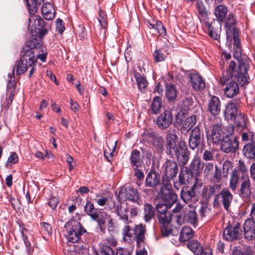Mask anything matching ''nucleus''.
I'll return each instance as SVG.
<instances>
[{
  "mask_svg": "<svg viewBox=\"0 0 255 255\" xmlns=\"http://www.w3.org/2000/svg\"><path fill=\"white\" fill-rule=\"evenodd\" d=\"M34 53L33 50L28 49L27 47H23L20 52V59L15 64L17 75L24 73L29 68L28 78L31 77L35 71L37 64V58H35Z\"/></svg>",
  "mask_w": 255,
  "mask_h": 255,
  "instance_id": "nucleus-2",
  "label": "nucleus"
},
{
  "mask_svg": "<svg viewBox=\"0 0 255 255\" xmlns=\"http://www.w3.org/2000/svg\"><path fill=\"white\" fill-rule=\"evenodd\" d=\"M173 122L172 114L171 110H165L156 120V125L160 129H167Z\"/></svg>",
  "mask_w": 255,
  "mask_h": 255,
  "instance_id": "nucleus-15",
  "label": "nucleus"
},
{
  "mask_svg": "<svg viewBox=\"0 0 255 255\" xmlns=\"http://www.w3.org/2000/svg\"><path fill=\"white\" fill-rule=\"evenodd\" d=\"M228 12L226 6L223 5H219L215 10V15L218 21L222 22L225 18Z\"/></svg>",
  "mask_w": 255,
  "mask_h": 255,
  "instance_id": "nucleus-39",
  "label": "nucleus"
},
{
  "mask_svg": "<svg viewBox=\"0 0 255 255\" xmlns=\"http://www.w3.org/2000/svg\"><path fill=\"white\" fill-rule=\"evenodd\" d=\"M97 255H115V252L111 246H108L106 244H102L100 246L99 253Z\"/></svg>",
  "mask_w": 255,
  "mask_h": 255,
  "instance_id": "nucleus-49",
  "label": "nucleus"
},
{
  "mask_svg": "<svg viewBox=\"0 0 255 255\" xmlns=\"http://www.w3.org/2000/svg\"><path fill=\"white\" fill-rule=\"evenodd\" d=\"M238 181V176H231L230 181V187L233 191L236 190Z\"/></svg>",
  "mask_w": 255,
  "mask_h": 255,
  "instance_id": "nucleus-64",
  "label": "nucleus"
},
{
  "mask_svg": "<svg viewBox=\"0 0 255 255\" xmlns=\"http://www.w3.org/2000/svg\"><path fill=\"white\" fill-rule=\"evenodd\" d=\"M48 26L47 25L42 28H40L39 30L38 29L36 32H34V33H36L38 35V37L40 38L42 40V38L48 32Z\"/></svg>",
  "mask_w": 255,
  "mask_h": 255,
  "instance_id": "nucleus-62",
  "label": "nucleus"
},
{
  "mask_svg": "<svg viewBox=\"0 0 255 255\" xmlns=\"http://www.w3.org/2000/svg\"><path fill=\"white\" fill-rule=\"evenodd\" d=\"M160 176H146L145 185L150 187H155L159 182Z\"/></svg>",
  "mask_w": 255,
  "mask_h": 255,
  "instance_id": "nucleus-50",
  "label": "nucleus"
},
{
  "mask_svg": "<svg viewBox=\"0 0 255 255\" xmlns=\"http://www.w3.org/2000/svg\"><path fill=\"white\" fill-rule=\"evenodd\" d=\"M233 120L238 130L242 131L247 128L249 121L244 113L240 112Z\"/></svg>",
  "mask_w": 255,
  "mask_h": 255,
  "instance_id": "nucleus-27",
  "label": "nucleus"
},
{
  "mask_svg": "<svg viewBox=\"0 0 255 255\" xmlns=\"http://www.w3.org/2000/svg\"><path fill=\"white\" fill-rule=\"evenodd\" d=\"M85 212L91 218L95 216V214L97 213L98 210L95 208L94 205L90 201H87L84 206Z\"/></svg>",
  "mask_w": 255,
  "mask_h": 255,
  "instance_id": "nucleus-48",
  "label": "nucleus"
},
{
  "mask_svg": "<svg viewBox=\"0 0 255 255\" xmlns=\"http://www.w3.org/2000/svg\"><path fill=\"white\" fill-rule=\"evenodd\" d=\"M128 209L126 208L123 210H122V205H118L115 213L120 217V220H122L125 224H133V222L128 219Z\"/></svg>",
  "mask_w": 255,
  "mask_h": 255,
  "instance_id": "nucleus-29",
  "label": "nucleus"
},
{
  "mask_svg": "<svg viewBox=\"0 0 255 255\" xmlns=\"http://www.w3.org/2000/svg\"><path fill=\"white\" fill-rule=\"evenodd\" d=\"M165 96L170 102L173 101L177 97V90L173 84H167L166 86Z\"/></svg>",
  "mask_w": 255,
  "mask_h": 255,
  "instance_id": "nucleus-38",
  "label": "nucleus"
},
{
  "mask_svg": "<svg viewBox=\"0 0 255 255\" xmlns=\"http://www.w3.org/2000/svg\"><path fill=\"white\" fill-rule=\"evenodd\" d=\"M66 228V238L68 241L72 243L78 242L80 239V237L86 232V230L83 228L81 224L75 220L68 223Z\"/></svg>",
  "mask_w": 255,
  "mask_h": 255,
  "instance_id": "nucleus-4",
  "label": "nucleus"
},
{
  "mask_svg": "<svg viewBox=\"0 0 255 255\" xmlns=\"http://www.w3.org/2000/svg\"><path fill=\"white\" fill-rule=\"evenodd\" d=\"M234 30V32L230 34L231 35V38L233 36L234 41V45L236 46V48H241L240 40L239 38V30Z\"/></svg>",
  "mask_w": 255,
  "mask_h": 255,
  "instance_id": "nucleus-56",
  "label": "nucleus"
},
{
  "mask_svg": "<svg viewBox=\"0 0 255 255\" xmlns=\"http://www.w3.org/2000/svg\"><path fill=\"white\" fill-rule=\"evenodd\" d=\"M169 176H162L164 186L161 187V201L169 206H172L177 200V196L171 189V185L168 183L167 179Z\"/></svg>",
  "mask_w": 255,
  "mask_h": 255,
  "instance_id": "nucleus-6",
  "label": "nucleus"
},
{
  "mask_svg": "<svg viewBox=\"0 0 255 255\" xmlns=\"http://www.w3.org/2000/svg\"><path fill=\"white\" fill-rule=\"evenodd\" d=\"M168 204L161 201L156 205V209L157 211V214H161L170 213L168 211V209L171 208Z\"/></svg>",
  "mask_w": 255,
  "mask_h": 255,
  "instance_id": "nucleus-51",
  "label": "nucleus"
},
{
  "mask_svg": "<svg viewBox=\"0 0 255 255\" xmlns=\"http://www.w3.org/2000/svg\"><path fill=\"white\" fill-rule=\"evenodd\" d=\"M154 60L156 62H160L164 61L166 58V55L163 53V49H156L153 54Z\"/></svg>",
  "mask_w": 255,
  "mask_h": 255,
  "instance_id": "nucleus-52",
  "label": "nucleus"
},
{
  "mask_svg": "<svg viewBox=\"0 0 255 255\" xmlns=\"http://www.w3.org/2000/svg\"><path fill=\"white\" fill-rule=\"evenodd\" d=\"M131 163L136 167H141L143 164V160L140 157V152L137 149H133L130 157Z\"/></svg>",
  "mask_w": 255,
  "mask_h": 255,
  "instance_id": "nucleus-34",
  "label": "nucleus"
},
{
  "mask_svg": "<svg viewBox=\"0 0 255 255\" xmlns=\"http://www.w3.org/2000/svg\"><path fill=\"white\" fill-rule=\"evenodd\" d=\"M250 186L251 183L249 179L242 182L240 191L243 197H248L251 195L252 192Z\"/></svg>",
  "mask_w": 255,
  "mask_h": 255,
  "instance_id": "nucleus-44",
  "label": "nucleus"
},
{
  "mask_svg": "<svg viewBox=\"0 0 255 255\" xmlns=\"http://www.w3.org/2000/svg\"><path fill=\"white\" fill-rule=\"evenodd\" d=\"M41 12L43 17L47 20H52L55 16V11L53 5L49 2L43 4Z\"/></svg>",
  "mask_w": 255,
  "mask_h": 255,
  "instance_id": "nucleus-28",
  "label": "nucleus"
},
{
  "mask_svg": "<svg viewBox=\"0 0 255 255\" xmlns=\"http://www.w3.org/2000/svg\"><path fill=\"white\" fill-rule=\"evenodd\" d=\"M196 6L200 16L204 18H206L208 13L203 2L197 0L196 3Z\"/></svg>",
  "mask_w": 255,
  "mask_h": 255,
  "instance_id": "nucleus-53",
  "label": "nucleus"
},
{
  "mask_svg": "<svg viewBox=\"0 0 255 255\" xmlns=\"http://www.w3.org/2000/svg\"><path fill=\"white\" fill-rule=\"evenodd\" d=\"M162 107V103L161 98L159 96L154 97L153 99L151 110L154 114H157L160 112V110Z\"/></svg>",
  "mask_w": 255,
  "mask_h": 255,
  "instance_id": "nucleus-42",
  "label": "nucleus"
},
{
  "mask_svg": "<svg viewBox=\"0 0 255 255\" xmlns=\"http://www.w3.org/2000/svg\"><path fill=\"white\" fill-rule=\"evenodd\" d=\"M120 201L128 200L139 204L140 195L137 190L131 186L125 185L122 187L117 196Z\"/></svg>",
  "mask_w": 255,
  "mask_h": 255,
  "instance_id": "nucleus-8",
  "label": "nucleus"
},
{
  "mask_svg": "<svg viewBox=\"0 0 255 255\" xmlns=\"http://www.w3.org/2000/svg\"><path fill=\"white\" fill-rule=\"evenodd\" d=\"M221 189L220 185L215 184L213 186L205 187L202 191V195L206 199H210L212 196L216 194Z\"/></svg>",
  "mask_w": 255,
  "mask_h": 255,
  "instance_id": "nucleus-32",
  "label": "nucleus"
},
{
  "mask_svg": "<svg viewBox=\"0 0 255 255\" xmlns=\"http://www.w3.org/2000/svg\"><path fill=\"white\" fill-rule=\"evenodd\" d=\"M242 233V230L239 223L229 225L223 231V237L227 241H234L241 238Z\"/></svg>",
  "mask_w": 255,
  "mask_h": 255,
  "instance_id": "nucleus-13",
  "label": "nucleus"
},
{
  "mask_svg": "<svg viewBox=\"0 0 255 255\" xmlns=\"http://www.w3.org/2000/svg\"><path fill=\"white\" fill-rule=\"evenodd\" d=\"M132 225L131 224V225ZM130 224H127L123 229V236L125 240H126L127 237L131 238L132 237V234L130 232Z\"/></svg>",
  "mask_w": 255,
  "mask_h": 255,
  "instance_id": "nucleus-55",
  "label": "nucleus"
},
{
  "mask_svg": "<svg viewBox=\"0 0 255 255\" xmlns=\"http://www.w3.org/2000/svg\"><path fill=\"white\" fill-rule=\"evenodd\" d=\"M145 226L142 224H139L134 227L133 234L136 240L137 248L143 247L145 244L146 233Z\"/></svg>",
  "mask_w": 255,
  "mask_h": 255,
  "instance_id": "nucleus-19",
  "label": "nucleus"
},
{
  "mask_svg": "<svg viewBox=\"0 0 255 255\" xmlns=\"http://www.w3.org/2000/svg\"><path fill=\"white\" fill-rule=\"evenodd\" d=\"M42 44V40L36 37H32L28 40L24 47H27V49L33 50V49L38 48Z\"/></svg>",
  "mask_w": 255,
  "mask_h": 255,
  "instance_id": "nucleus-40",
  "label": "nucleus"
},
{
  "mask_svg": "<svg viewBox=\"0 0 255 255\" xmlns=\"http://www.w3.org/2000/svg\"><path fill=\"white\" fill-rule=\"evenodd\" d=\"M94 215L91 219L96 221L98 225H105L106 219L108 217L106 212L98 211Z\"/></svg>",
  "mask_w": 255,
  "mask_h": 255,
  "instance_id": "nucleus-45",
  "label": "nucleus"
},
{
  "mask_svg": "<svg viewBox=\"0 0 255 255\" xmlns=\"http://www.w3.org/2000/svg\"><path fill=\"white\" fill-rule=\"evenodd\" d=\"M59 203V200L56 197L51 196L48 202L49 206L53 209L56 208Z\"/></svg>",
  "mask_w": 255,
  "mask_h": 255,
  "instance_id": "nucleus-63",
  "label": "nucleus"
},
{
  "mask_svg": "<svg viewBox=\"0 0 255 255\" xmlns=\"http://www.w3.org/2000/svg\"><path fill=\"white\" fill-rule=\"evenodd\" d=\"M245 238L248 241H252L255 237V222L253 219L246 220L244 226Z\"/></svg>",
  "mask_w": 255,
  "mask_h": 255,
  "instance_id": "nucleus-21",
  "label": "nucleus"
},
{
  "mask_svg": "<svg viewBox=\"0 0 255 255\" xmlns=\"http://www.w3.org/2000/svg\"><path fill=\"white\" fill-rule=\"evenodd\" d=\"M98 20L101 27L99 31L98 30L96 31V33L97 35H99V37L104 39L106 37L107 17L105 12L101 9L99 11V17L98 18Z\"/></svg>",
  "mask_w": 255,
  "mask_h": 255,
  "instance_id": "nucleus-24",
  "label": "nucleus"
},
{
  "mask_svg": "<svg viewBox=\"0 0 255 255\" xmlns=\"http://www.w3.org/2000/svg\"><path fill=\"white\" fill-rule=\"evenodd\" d=\"M204 140V134L201 128L199 126H196L191 131L188 140L189 148L194 150L197 149L200 145L203 146Z\"/></svg>",
  "mask_w": 255,
  "mask_h": 255,
  "instance_id": "nucleus-12",
  "label": "nucleus"
},
{
  "mask_svg": "<svg viewBox=\"0 0 255 255\" xmlns=\"http://www.w3.org/2000/svg\"><path fill=\"white\" fill-rule=\"evenodd\" d=\"M190 82L192 88L196 91L203 90L205 87V81L198 74H193L190 76Z\"/></svg>",
  "mask_w": 255,
  "mask_h": 255,
  "instance_id": "nucleus-26",
  "label": "nucleus"
},
{
  "mask_svg": "<svg viewBox=\"0 0 255 255\" xmlns=\"http://www.w3.org/2000/svg\"><path fill=\"white\" fill-rule=\"evenodd\" d=\"M236 62L231 61L226 71H224L220 78V83L222 85H226L224 88V93L226 97L233 98L240 93V88L237 82L242 86L249 83L248 73L243 75L236 70Z\"/></svg>",
  "mask_w": 255,
  "mask_h": 255,
  "instance_id": "nucleus-1",
  "label": "nucleus"
},
{
  "mask_svg": "<svg viewBox=\"0 0 255 255\" xmlns=\"http://www.w3.org/2000/svg\"><path fill=\"white\" fill-rule=\"evenodd\" d=\"M142 140L152 145L158 153L162 152L164 149V138L156 132L146 130L142 133Z\"/></svg>",
  "mask_w": 255,
  "mask_h": 255,
  "instance_id": "nucleus-5",
  "label": "nucleus"
},
{
  "mask_svg": "<svg viewBox=\"0 0 255 255\" xmlns=\"http://www.w3.org/2000/svg\"><path fill=\"white\" fill-rule=\"evenodd\" d=\"M155 209L149 203L144 204V219L148 223L154 217Z\"/></svg>",
  "mask_w": 255,
  "mask_h": 255,
  "instance_id": "nucleus-36",
  "label": "nucleus"
},
{
  "mask_svg": "<svg viewBox=\"0 0 255 255\" xmlns=\"http://www.w3.org/2000/svg\"><path fill=\"white\" fill-rule=\"evenodd\" d=\"M176 222L180 226L186 221V215L184 212H180L176 217Z\"/></svg>",
  "mask_w": 255,
  "mask_h": 255,
  "instance_id": "nucleus-61",
  "label": "nucleus"
},
{
  "mask_svg": "<svg viewBox=\"0 0 255 255\" xmlns=\"http://www.w3.org/2000/svg\"><path fill=\"white\" fill-rule=\"evenodd\" d=\"M243 152L247 158L255 160V144L254 143L246 144L244 147Z\"/></svg>",
  "mask_w": 255,
  "mask_h": 255,
  "instance_id": "nucleus-35",
  "label": "nucleus"
},
{
  "mask_svg": "<svg viewBox=\"0 0 255 255\" xmlns=\"http://www.w3.org/2000/svg\"><path fill=\"white\" fill-rule=\"evenodd\" d=\"M221 198V202L225 210H228L231 203L233 200V195L227 188L223 189L220 193L215 196V201L217 200L219 197Z\"/></svg>",
  "mask_w": 255,
  "mask_h": 255,
  "instance_id": "nucleus-23",
  "label": "nucleus"
},
{
  "mask_svg": "<svg viewBox=\"0 0 255 255\" xmlns=\"http://www.w3.org/2000/svg\"><path fill=\"white\" fill-rule=\"evenodd\" d=\"M208 110L213 116L218 115L221 110V102L220 99L215 96H210L208 102Z\"/></svg>",
  "mask_w": 255,
  "mask_h": 255,
  "instance_id": "nucleus-20",
  "label": "nucleus"
},
{
  "mask_svg": "<svg viewBox=\"0 0 255 255\" xmlns=\"http://www.w3.org/2000/svg\"><path fill=\"white\" fill-rule=\"evenodd\" d=\"M186 215V221L192 224L194 227L197 225V214L195 210H190Z\"/></svg>",
  "mask_w": 255,
  "mask_h": 255,
  "instance_id": "nucleus-46",
  "label": "nucleus"
},
{
  "mask_svg": "<svg viewBox=\"0 0 255 255\" xmlns=\"http://www.w3.org/2000/svg\"><path fill=\"white\" fill-rule=\"evenodd\" d=\"M241 52V48H236L233 53V57L238 61V65L236 63V70L239 72L240 74L244 77L243 75L248 73L251 61L248 57L242 56Z\"/></svg>",
  "mask_w": 255,
  "mask_h": 255,
  "instance_id": "nucleus-9",
  "label": "nucleus"
},
{
  "mask_svg": "<svg viewBox=\"0 0 255 255\" xmlns=\"http://www.w3.org/2000/svg\"><path fill=\"white\" fill-rule=\"evenodd\" d=\"M187 246L195 255H201L203 253V247L197 240H189Z\"/></svg>",
  "mask_w": 255,
  "mask_h": 255,
  "instance_id": "nucleus-30",
  "label": "nucleus"
},
{
  "mask_svg": "<svg viewBox=\"0 0 255 255\" xmlns=\"http://www.w3.org/2000/svg\"><path fill=\"white\" fill-rule=\"evenodd\" d=\"M240 103V99H235L229 102L226 106L224 115L227 120H233L240 112L237 109L238 105Z\"/></svg>",
  "mask_w": 255,
  "mask_h": 255,
  "instance_id": "nucleus-16",
  "label": "nucleus"
},
{
  "mask_svg": "<svg viewBox=\"0 0 255 255\" xmlns=\"http://www.w3.org/2000/svg\"><path fill=\"white\" fill-rule=\"evenodd\" d=\"M196 123V118L195 116H190L187 117L183 122L182 128L188 131L192 127H193Z\"/></svg>",
  "mask_w": 255,
  "mask_h": 255,
  "instance_id": "nucleus-47",
  "label": "nucleus"
},
{
  "mask_svg": "<svg viewBox=\"0 0 255 255\" xmlns=\"http://www.w3.org/2000/svg\"><path fill=\"white\" fill-rule=\"evenodd\" d=\"M133 73L138 89L140 91L145 89L148 85V82L145 78L135 71H133Z\"/></svg>",
  "mask_w": 255,
  "mask_h": 255,
  "instance_id": "nucleus-37",
  "label": "nucleus"
},
{
  "mask_svg": "<svg viewBox=\"0 0 255 255\" xmlns=\"http://www.w3.org/2000/svg\"><path fill=\"white\" fill-rule=\"evenodd\" d=\"M222 172L223 175H238L239 174L237 168H233V163L229 160L224 162Z\"/></svg>",
  "mask_w": 255,
  "mask_h": 255,
  "instance_id": "nucleus-33",
  "label": "nucleus"
},
{
  "mask_svg": "<svg viewBox=\"0 0 255 255\" xmlns=\"http://www.w3.org/2000/svg\"><path fill=\"white\" fill-rule=\"evenodd\" d=\"M28 20V29L31 31L33 36H34L33 31L36 32L38 29L39 30L40 28L46 25L44 20L40 16L34 15V14H31Z\"/></svg>",
  "mask_w": 255,
  "mask_h": 255,
  "instance_id": "nucleus-17",
  "label": "nucleus"
},
{
  "mask_svg": "<svg viewBox=\"0 0 255 255\" xmlns=\"http://www.w3.org/2000/svg\"><path fill=\"white\" fill-rule=\"evenodd\" d=\"M204 164L200 158L195 156L189 167L183 166L181 168L179 175H199L202 171Z\"/></svg>",
  "mask_w": 255,
  "mask_h": 255,
  "instance_id": "nucleus-11",
  "label": "nucleus"
},
{
  "mask_svg": "<svg viewBox=\"0 0 255 255\" xmlns=\"http://www.w3.org/2000/svg\"><path fill=\"white\" fill-rule=\"evenodd\" d=\"M44 0H26L27 6L30 14H35L37 10V5H40Z\"/></svg>",
  "mask_w": 255,
  "mask_h": 255,
  "instance_id": "nucleus-43",
  "label": "nucleus"
},
{
  "mask_svg": "<svg viewBox=\"0 0 255 255\" xmlns=\"http://www.w3.org/2000/svg\"><path fill=\"white\" fill-rule=\"evenodd\" d=\"M157 217L159 223L161 225V230L163 236L167 237L170 235L175 236L178 234V231L176 229L175 231L171 228L172 218L170 213L157 214Z\"/></svg>",
  "mask_w": 255,
  "mask_h": 255,
  "instance_id": "nucleus-10",
  "label": "nucleus"
},
{
  "mask_svg": "<svg viewBox=\"0 0 255 255\" xmlns=\"http://www.w3.org/2000/svg\"><path fill=\"white\" fill-rule=\"evenodd\" d=\"M237 170L239 173L238 175L240 174H242V175H247L248 174V168L242 160H239Z\"/></svg>",
  "mask_w": 255,
  "mask_h": 255,
  "instance_id": "nucleus-54",
  "label": "nucleus"
},
{
  "mask_svg": "<svg viewBox=\"0 0 255 255\" xmlns=\"http://www.w3.org/2000/svg\"><path fill=\"white\" fill-rule=\"evenodd\" d=\"M193 236V231L189 227H184L180 232V242H184L190 239Z\"/></svg>",
  "mask_w": 255,
  "mask_h": 255,
  "instance_id": "nucleus-41",
  "label": "nucleus"
},
{
  "mask_svg": "<svg viewBox=\"0 0 255 255\" xmlns=\"http://www.w3.org/2000/svg\"><path fill=\"white\" fill-rule=\"evenodd\" d=\"M236 24V19L233 14L230 13L225 22V27L226 28L227 43L230 46L231 43V35L232 33L234 32V30H239L235 27Z\"/></svg>",
  "mask_w": 255,
  "mask_h": 255,
  "instance_id": "nucleus-22",
  "label": "nucleus"
},
{
  "mask_svg": "<svg viewBox=\"0 0 255 255\" xmlns=\"http://www.w3.org/2000/svg\"><path fill=\"white\" fill-rule=\"evenodd\" d=\"M155 30L161 36L166 35V29L161 21H157Z\"/></svg>",
  "mask_w": 255,
  "mask_h": 255,
  "instance_id": "nucleus-57",
  "label": "nucleus"
},
{
  "mask_svg": "<svg viewBox=\"0 0 255 255\" xmlns=\"http://www.w3.org/2000/svg\"><path fill=\"white\" fill-rule=\"evenodd\" d=\"M177 136L175 134V131L172 130L171 131L170 129L168 130L167 133V135L166 136V151L172 148L173 147H174L176 145H177Z\"/></svg>",
  "mask_w": 255,
  "mask_h": 255,
  "instance_id": "nucleus-31",
  "label": "nucleus"
},
{
  "mask_svg": "<svg viewBox=\"0 0 255 255\" xmlns=\"http://www.w3.org/2000/svg\"><path fill=\"white\" fill-rule=\"evenodd\" d=\"M202 185L203 182L201 180L195 176L194 183L189 189H188L187 187H184L182 189L180 193L181 199L185 203L191 201L198 196Z\"/></svg>",
  "mask_w": 255,
  "mask_h": 255,
  "instance_id": "nucleus-7",
  "label": "nucleus"
},
{
  "mask_svg": "<svg viewBox=\"0 0 255 255\" xmlns=\"http://www.w3.org/2000/svg\"><path fill=\"white\" fill-rule=\"evenodd\" d=\"M21 233L23 237L24 243L26 248L27 254L28 255H31L32 254L33 249L31 248L30 242L27 240V237L24 236L23 231H22Z\"/></svg>",
  "mask_w": 255,
  "mask_h": 255,
  "instance_id": "nucleus-60",
  "label": "nucleus"
},
{
  "mask_svg": "<svg viewBox=\"0 0 255 255\" xmlns=\"http://www.w3.org/2000/svg\"><path fill=\"white\" fill-rule=\"evenodd\" d=\"M211 136L213 143L215 144H220L221 140L225 137L222 125L221 123L212 125Z\"/></svg>",
  "mask_w": 255,
  "mask_h": 255,
  "instance_id": "nucleus-18",
  "label": "nucleus"
},
{
  "mask_svg": "<svg viewBox=\"0 0 255 255\" xmlns=\"http://www.w3.org/2000/svg\"><path fill=\"white\" fill-rule=\"evenodd\" d=\"M238 139L236 137L232 138L229 135H226L220 143L221 150L227 153L235 152L239 145Z\"/></svg>",
  "mask_w": 255,
  "mask_h": 255,
  "instance_id": "nucleus-14",
  "label": "nucleus"
},
{
  "mask_svg": "<svg viewBox=\"0 0 255 255\" xmlns=\"http://www.w3.org/2000/svg\"><path fill=\"white\" fill-rule=\"evenodd\" d=\"M167 154L173 159H176L182 167L187 162L190 152L184 141H180L177 145L166 151Z\"/></svg>",
  "mask_w": 255,
  "mask_h": 255,
  "instance_id": "nucleus-3",
  "label": "nucleus"
},
{
  "mask_svg": "<svg viewBox=\"0 0 255 255\" xmlns=\"http://www.w3.org/2000/svg\"><path fill=\"white\" fill-rule=\"evenodd\" d=\"M56 28L57 31L60 33L62 34L65 30V28L63 20L60 18H58L56 21Z\"/></svg>",
  "mask_w": 255,
  "mask_h": 255,
  "instance_id": "nucleus-59",
  "label": "nucleus"
},
{
  "mask_svg": "<svg viewBox=\"0 0 255 255\" xmlns=\"http://www.w3.org/2000/svg\"><path fill=\"white\" fill-rule=\"evenodd\" d=\"M165 175H177L179 172L178 166L174 161L166 160L162 166Z\"/></svg>",
  "mask_w": 255,
  "mask_h": 255,
  "instance_id": "nucleus-25",
  "label": "nucleus"
},
{
  "mask_svg": "<svg viewBox=\"0 0 255 255\" xmlns=\"http://www.w3.org/2000/svg\"><path fill=\"white\" fill-rule=\"evenodd\" d=\"M214 152L205 150L203 154V159L205 161H214Z\"/></svg>",
  "mask_w": 255,
  "mask_h": 255,
  "instance_id": "nucleus-58",
  "label": "nucleus"
}]
</instances>
